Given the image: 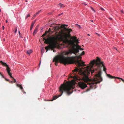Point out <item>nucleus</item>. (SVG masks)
Segmentation results:
<instances>
[{
    "instance_id": "obj_1",
    "label": "nucleus",
    "mask_w": 124,
    "mask_h": 124,
    "mask_svg": "<svg viewBox=\"0 0 124 124\" xmlns=\"http://www.w3.org/2000/svg\"><path fill=\"white\" fill-rule=\"evenodd\" d=\"M91 65L87 66L83 72L81 69L80 74L84 80L89 85L91 89H95L97 86L96 84L100 83L102 81L101 75V68L103 67V70L106 71V68L105 67L102 61L100 59L97 57L96 60L92 61Z\"/></svg>"
},
{
    "instance_id": "obj_2",
    "label": "nucleus",
    "mask_w": 124,
    "mask_h": 124,
    "mask_svg": "<svg viewBox=\"0 0 124 124\" xmlns=\"http://www.w3.org/2000/svg\"><path fill=\"white\" fill-rule=\"evenodd\" d=\"M71 39L72 40L70 39L66 44L68 46H71L73 45L72 48L70 49L68 51L66 52L68 54H74L76 55L78 53L79 51V50H82L84 49L81 47V46H79L78 44L79 43L78 39H77L76 37L73 36L71 38Z\"/></svg>"
},
{
    "instance_id": "obj_3",
    "label": "nucleus",
    "mask_w": 124,
    "mask_h": 124,
    "mask_svg": "<svg viewBox=\"0 0 124 124\" xmlns=\"http://www.w3.org/2000/svg\"><path fill=\"white\" fill-rule=\"evenodd\" d=\"M72 86L70 83L67 82L66 83H64L62 84L59 88V92L60 94L58 96H54L53 97V100L51 101L55 100L59 97L61 96L63 93V92H66L67 94L69 95L71 94L72 92H71Z\"/></svg>"
},
{
    "instance_id": "obj_4",
    "label": "nucleus",
    "mask_w": 124,
    "mask_h": 124,
    "mask_svg": "<svg viewBox=\"0 0 124 124\" xmlns=\"http://www.w3.org/2000/svg\"><path fill=\"white\" fill-rule=\"evenodd\" d=\"M67 25L62 24L61 26V27L64 28L66 32H63L60 35L59 37H57L56 38L57 39L59 42L61 41H62V42L65 44H66L70 40L69 39L68 37L70 36V32L72 30L70 29L67 28L65 27V26H67Z\"/></svg>"
},
{
    "instance_id": "obj_5",
    "label": "nucleus",
    "mask_w": 124,
    "mask_h": 124,
    "mask_svg": "<svg viewBox=\"0 0 124 124\" xmlns=\"http://www.w3.org/2000/svg\"><path fill=\"white\" fill-rule=\"evenodd\" d=\"M68 54L66 52H65L61 54L58 55L56 56L53 60V62H55V65L57 66L59 62L63 63L65 65L67 64H69L67 57L65 56Z\"/></svg>"
},
{
    "instance_id": "obj_6",
    "label": "nucleus",
    "mask_w": 124,
    "mask_h": 124,
    "mask_svg": "<svg viewBox=\"0 0 124 124\" xmlns=\"http://www.w3.org/2000/svg\"><path fill=\"white\" fill-rule=\"evenodd\" d=\"M80 55L79 56H73L70 57H67L69 62V64H74L76 63L75 64H77L76 65L77 67H79L81 66L82 65L79 62V61L78 59L79 58L81 59L82 57Z\"/></svg>"
},
{
    "instance_id": "obj_7",
    "label": "nucleus",
    "mask_w": 124,
    "mask_h": 124,
    "mask_svg": "<svg viewBox=\"0 0 124 124\" xmlns=\"http://www.w3.org/2000/svg\"><path fill=\"white\" fill-rule=\"evenodd\" d=\"M52 39L53 40L52 43L49 46L45 47V49L46 50V52L48 50L49 48L53 50L56 47L57 45H59L58 43L59 41L57 40V38L54 37Z\"/></svg>"
},
{
    "instance_id": "obj_8",
    "label": "nucleus",
    "mask_w": 124,
    "mask_h": 124,
    "mask_svg": "<svg viewBox=\"0 0 124 124\" xmlns=\"http://www.w3.org/2000/svg\"><path fill=\"white\" fill-rule=\"evenodd\" d=\"M78 85L79 87L82 89H84L86 87H87L86 84L84 82H79Z\"/></svg>"
},
{
    "instance_id": "obj_9",
    "label": "nucleus",
    "mask_w": 124,
    "mask_h": 124,
    "mask_svg": "<svg viewBox=\"0 0 124 124\" xmlns=\"http://www.w3.org/2000/svg\"><path fill=\"white\" fill-rule=\"evenodd\" d=\"M107 76L109 78L111 79H113L114 78H117L119 79H121L122 81L124 83V80L122 78H120L119 77H115V76H111L110 74H107Z\"/></svg>"
},
{
    "instance_id": "obj_10",
    "label": "nucleus",
    "mask_w": 124,
    "mask_h": 124,
    "mask_svg": "<svg viewBox=\"0 0 124 124\" xmlns=\"http://www.w3.org/2000/svg\"><path fill=\"white\" fill-rule=\"evenodd\" d=\"M107 76L109 78L111 79H113L114 78H117L119 79H121L122 81L124 83V80L122 78H120L119 77H115V76H111L110 74H107Z\"/></svg>"
},
{
    "instance_id": "obj_11",
    "label": "nucleus",
    "mask_w": 124,
    "mask_h": 124,
    "mask_svg": "<svg viewBox=\"0 0 124 124\" xmlns=\"http://www.w3.org/2000/svg\"><path fill=\"white\" fill-rule=\"evenodd\" d=\"M0 63L3 65L7 67L6 69L7 72L8 73H9V70L10 69L8 65L5 62H3L2 61H0Z\"/></svg>"
},
{
    "instance_id": "obj_12",
    "label": "nucleus",
    "mask_w": 124,
    "mask_h": 124,
    "mask_svg": "<svg viewBox=\"0 0 124 124\" xmlns=\"http://www.w3.org/2000/svg\"><path fill=\"white\" fill-rule=\"evenodd\" d=\"M52 38H48L46 39L45 38H44L43 39L45 40L44 43L46 44H48L51 41H53V40L52 39Z\"/></svg>"
},
{
    "instance_id": "obj_13",
    "label": "nucleus",
    "mask_w": 124,
    "mask_h": 124,
    "mask_svg": "<svg viewBox=\"0 0 124 124\" xmlns=\"http://www.w3.org/2000/svg\"><path fill=\"white\" fill-rule=\"evenodd\" d=\"M79 69L78 68H76L74 70L72 71V72H73L72 73V74H73L75 76V77H78V76H77L76 75L77 74V73H79Z\"/></svg>"
},
{
    "instance_id": "obj_14",
    "label": "nucleus",
    "mask_w": 124,
    "mask_h": 124,
    "mask_svg": "<svg viewBox=\"0 0 124 124\" xmlns=\"http://www.w3.org/2000/svg\"><path fill=\"white\" fill-rule=\"evenodd\" d=\"M11 70H10V69H9V73H8V74L10 76V77L12 78L13 79V80H14V82H13L12 81H11V83H12L13 82H14V83H15L16 82V80L15 79H14V78L12 76V74L10 73V71Z\"/></svg>"
},
{
    "instance_id": "obj_15",
    "label": "nucleus",
    "mask_w": 124,
    "mask_h": 124,
    "mask_svg": "<svg viewBox=\"0 0 124 124\" xmlns=\"http://www.w3.org/2000/svg\"><path fill=\"white\" fill-rule=\"evenodd\" d=\"M16 86L17 87H19L20 89L22 91V92H23V88L22 86V85H19V84H16Z\"/></svg>"
},
{
    "instance_id": "obj_16",
    "label": "nucleus",
    "mask_w": 124,
    "mask_h": 124,
    "mask_svg": "<svg viewBox=\"0 0 124 124\" xmlns=\"http://www.w3.org/2000/svg\"><path fill=\"white\" fill-rule=\"evenodd\" d=\"M32 51L31 50H30L26 51V52L28 54H30L31 53H32Z\"/></svg>"
},
{
    "instance_id": "obj_17",
    "label": "nucleus",
    "mask_w": 124,
    "mask_h": 124,
    "mask_svg": "<svg viewBox=\"0 0 124 124\" xmlns=\"http://www.w3.org/2000/svg\"><path fill=\"white\" fill-rule=\"evenodd\" d=\"M38 31V29L36 28L34 30V31L33 33V34L34 35Z\"/></svg>"
},
{
    "instance_id": "obj_18",
    "label": "nucleus",
    "mask_w": 124,
    "mask_h": 124,
    "mask_svg": "<svg viewBox=\"0 0 124 124\" xmlns=\"http://www.w3.org/2000/svg\"><path fill=\"white\" fill-rule=\"evenodd\" d=\"M41 10H40L38 12H36L34 15L33 17H36L37 15H38L41 12Z\"/></svg>"
},
{
    "instance_id": "obj_19",
    "label": "nucleus",
    "mask_w": 124,
    "mask_h": 124,
    "mask_svg": "<svg viewBox=\"0 0 124 124\" xmlns=\"http://www.w3.org/2000/svg\"><path fill=\"white\" fill-rule=\"evenodd\" d=\"M0 75H1V76L2 78H4L6 80L8 81H9V79H7V78H5L3 76V75L0 72Z\"/></svg>"
},
{
    "instance_id": "obj_20",
    "label": "nucleus",
    "mask_w": 124,
    "mask_h": 124,
    "mask_svg": "<svg viewBox=\"0 0 124 124\" xmlns=\"http://www.w3.org/2000/svg\"><path fill=\"white\" fill-rule=\"evenodd\" d=\"M59 5L60 7L61 8L63 7H64V5L61 4V3H60L59 4Z\"/></svg>"
},
{
    "instance_id": "obj_21",
    "label": "nucleus",
    "mask_w": 124,
    "mask_h": 124,
    "mask_svg": "<svg viewBox=\"0 0 124 124\" xmlns=\"http://www.w3.org/2000/svg\"><path fill=\"white\" fill-rule=\"evenodd\" d=\"M48 32V31H46L45 32V33L42 36V37H43L45 36L46 35L47 33Z\"/></svg>"
},
{
    "instance_id": "obj_22",
    "label": "nucleus",
    "mask_w": 124,
    "mask_h": 124,
    "mask_svg": "<svg viewBox=\"0 0 124 124\" xmlns=\"http://www.w3.org/2000/svg\"><path fill=\"white\" fill-rule=\"evenodd\" d=\"M84 62H82V63H81V64L82 65V66H80L79 67H78L79 68L80 67L82 66V65L84 66H85V64H84Z\"/></svg>"
},
{
    "instance_id": "obj_23",
    "label": "nucleus",
    "mask_w": 124,
    "mask_h": 124,
    "mask_svg": "<svg viewBox=\"0 0 124 124\" xmlns=\"http://www.w3.org/2000/svg\"><path fill=\"white\" fill-rule=\"evenodd\" d=\"M85 54V52L84 51L82 52L80 54V55H84Z\"/></svg>"
},
{
    "instance_id": "obj_24",
    "label": "nucleus",
    "mask_w": 124,
    "mask_h": 124,
    "mask_svg": "<svg viewBox=\"0 0 124 124\" xmlns=\"http://www.w3.org/2000/svg\"><path fill=\"white\" fill-rule=\"evenodd\" d=\"M35 21L33 22H32V23L31 25V26H33L34 24L35 23Z\"/></svg>"
},
{
    "instance_id": "obj_25",
    "label": "nucleus",
    "mask_w": 124,
    "mask_h": 124,
    "mask_svg": "<svg viewBox=\"0 0 124 124\" xmlns=\"http://www.w3.org/2000/svg\"><path fill=\"white\" fill-rule=\"evenodd\" d=\"M91 9L94 12H95V10L91 7Z\"/></svg>"
},
{
    "instance_id": "obj_26",
    "label": "nucleus",
    "mask_w": 124,
    "mask_h": 124,
    "mask_svg": "<svg viewBox=\"0 0 124 124\" xmlns=\"http://www.w3.org/2000/svg\"><path fill=\"white\" fill-rule=\"evenodd\" d=\"M30 16V15H27V16L26 17L25 19H26L28 17H29Z\"/></svg>"
},
{
    "instance_id": "obj_27",
    "label": "nucleus",
    "mask_w": 124,
    "mask_h": 124,
    "mask_svg": "<svg viewBox=\"0 0 124 124\" xmlns=\"http://www.w3.org/2000/svg\"><path fill=\"white\" fill-rule=\"evenodd\" d=\"M17 31V28H16H16H15V33H16Z\"/></svg>"
},
{
    "instance_id": "obj_28",
    "label": "nucleus",
    "mask_w": 124,
    "mask_h": 124,
    "mask_svg": "<svg viewBox=\"0 0 124 124\" xmlns=\"http://www.w3.org/2000/svg\"><path fill=\"white\" fill-rule=\"evenodd\" d=\"M100 8L101 9V10H102V11H104V10L102 8Z\"/></svg>"
},
{
    "instance_id": "obj_29",
    "label": "nucleus",
    "mask_w": 124,
    "mask_h": 124,
    "mask_svg": "<svg viewBox=\"0 0 124 124\" xmlns=\"http://www.w3.org/2000/svg\"><path fill=\"white\" fill-rule=\"evenodd\" d=\"M33 27V26H31L30 28V30H32Z\"/></svg>"
},
{
    "instance_id": "obj_30",
    "label": "nucleus",
    "mask_w": 124,
    "mask_h": 124,
    "mask_svg": "<svg viewBox=\"0 0 124 124\" xmlns=\"http://www.w3.org/2000/svg\"><path fill=\"white\" fill-rule=\"evenodd\" d=\"M96 34H97V35L98 36H100V35L99 34H98V33H96Z\"/></svg>"
},
{
    "instance_id": "obj_31",
    "label": "nucleus",
    "mask_w": 124,
    "mask_h": 124,
    "mask_svg": "<svg viewBox=\"0 0 124 124\" xmlns=\"http://www.w3.org/2000/svg\"><path fill=\"white\" fill-rule=\"evenodd\" d=\"M63 14V13H62L60 14H59L58 15V16H60L62 15V14Z\"/></svg>"
},
{
    "instance_id": "obj_32",
    "label": "nucleus",
    "mask_w": 124,
    "mask_h": 124,
    "mask_svg": "<svg viewBox=\"0 0 124 124\" xmlns=\"http://www.w3.org/2000/svg\"><path fill=\"white\" fill-rule=\"evenodd\" d=\"M70 77L71 78H74L72 76H70Z\"/></svg>"
},
{
    "instance_id": "obj_33",
    "label": "nucleus",
    "mask_w": 124,
    "mask_h": 124,
    "mask_svg": "<svg viewBox=\"0 0 124 124\" xmlns=\"http://www.w3.org/2000/svg\"><path fill=\"white\" fill-rule=\"evenodd\" d=\"M51 29L50 28H49L48 30V32H50L51 31Z\"/></svg>"
},
{
    "instance_id": "obj_34",
    "label": "nucleus",
    "mask_w": 124,
    "mask_h": 124,
    "mask_svg": "<svg viewBox=\"0 0 124 124\" xmlns=\"http://www.w3.org/2000/svg\"><path fill=\"white\" fill-rule=\"evenodd\" d=\"M84 5H87V4H86L85 3H83Z\"/></svg>"
},
{
    "instance_id": "obj_35",
    "label": "nucleus",
    "mask_w": 124,
    "mask_h": 124,
    "mask_svg": "<svg viewBox=\"0 0 124 124\" xmlns=\"http://www.w3.org/2000/svg\"><path fill=\"white\" fill-rule=\"evenodd\" d=\"M21 34H20V35H19V37H22V36H21Z\"/></svg>"
},
{
    "instance_id": "obj_36",
    "label": "nucleus",
    "mask_w": 124,
    "mask_h": 124,
    "mask_svg": "<svg viewBox=\"0 0 124 124\" xmlns=\"http://www.w3.org/2000/svg\"><path fill=\"white\" fill-rule=\"evenodd\" d=\"M2 29L3 30H4V26H2Z\"/></svg>"
},
{
    "instance_id": "obj_37",
    "label": "nucleus",
    "mask_w": 124,
    "mask_h": 124,
    "mask_svg": "<svg viewBox=\"0 0 124 124\" xmlns=\"http://www.w3.org/2000/svg\"><path fill=\"white\" fill-rule=\"evenodd\" d=\"M23 92L24 93H26V92H24V90H23V92Z\"/></svg>"
},
{
    "instance_id": "obj_38",
    "label": "nucleus",
    "mask_w": 124,
    "mask_h": 124,
    "mask_svg": "<svg viewBox=\"0 0 124 124\" xmlns=\"http://www.w3.org/2000/svg\"><path fill=\"white\" fill-rule=\"evenodd\" d=\"M19 35H20V34H21L20 32V31H19Z\"/></svg>"
},
{
    "instance_id": "obj_39",
    "label": "nucleus",
    "mask_w": 124,
    "mask_h": 124,
    "mask_svg": "<svg viewBox=\"0 0 124 124\" xmlns=\"http://www.w3.org/2000/svg\"><path fill=\"white\" fill-rule=\"evenodd\" d=\"M55 51V50H53V52H54Z\"/></svg>"
},
{
    "instance_id": "obj_40",
    "label": "nucleus",
    "mask_w": 124,
    "mask_h": 124,
    "mask_svg": "<svg viewBox=\"0 0 124 124\" xmlns=\"http://www.w3.org/2000/svg\"><path fill=\"white\" fill-rule=\"evenodd\" d=\"M109 19H110V20H112V18H109Z\"/></svg>"
},
{
    "instance_id": "obj_41",
    "label": "nucleus",
    "mask_w": 124,
    "mask_h": 124,
    "mask_svg": "<svg viewBox=\"0 0 124 124\" xmlns=\"http://www.w3.org/2000/svg\"><path fill=\"white\" fill-rule=\"evenodd\" d=\"M6 23H8V21H7V20H6Z\"/></svg>"
},
{
    "instance_id": "obj_42",
    "label": "nucleus",
    "mask_w": 124,
    "mask_h": 124,
    "mask_svg": "<svg viewBox=\"0 0 124 124\" xmlns=\"http://www.w3.org/2000/svg\"><path fill=\"white\" fill-rule=\"evenodd\" d=\"M87 35H88V36H90V35L89 34H87Z\"/></svg>"
},
{
    "instance_id": "obj_43",
    "label": "nucleus",
    "mask_w": 124,
    "mask_h": 124,
    "mask_svg": "<svg viewBox=\"0 0 124 124\" xmlns=\"http://www.w3.org/2000/svg\"><path fill=\"white\" fill-rule=\"evenodd\" d=\"M79 62L81 61V60H79Z\"/></svg>"
},
{
    "instance_id": "obj_44",
    "label": "nucleus",
    "mask_w": 124,
    "mask_h": 124,
    "mask_svg": "<svg viewBox=\"0 0 124 124\" xmlns=\"http://www.w3.org/2000/svg\"><path fill=\"white\" fill-rule=\"evenodd\" d=\"M91 22H93V20H92L91 21Z\"/></svg>"
},
{
    "instance_id": "obj_45",
    "label": "nucleus",
    "mask_w": 124,
    "mask_h": 124,
    "mask_svg": "<svg viewBox=\"0 0 124 124\" xmlns=\"http://www.w3.org/2000/svg\"><path fill=\"white\" fill-rule=\"evenodd\" d=\"M89 89H88L87 90V91H89Z\"/></svg>"
},
{
    "instance_id": "obj_46",
    "label": "nucleus",
    "mask_w": 124,
    "mask_h": 124,
    "mask_svg": "<svg viewBox=\"0 0 124 124\" xmlns=\"http://www.w3.org/2000/svg\"><path fill=\"white\" fill-rule=\"evenodd\" d=\"M122 13H123V11H122Z\"/></svg>"
},
{
    "instance_id": "obj_47",
    "label": "nucleus",
    "mask_w": 124,
    "mask_h": 124,
    "mask_svg": "<svg viewBox=\"0 0 124 124\" xmlns=\"http://www.w3.org/2000/svg\"><path fill=\"white\" fill-rule=\"evenodd\" d=\"M1 10L0 9V12H1Z\"/></svg>"
},
{
    "instance_id": "obj_48",
    "label": "nucleus",
    "mask_w": 124,
    "mask_h": 124,
    "mask_svg": "<svg viewBox=\"0 0 124 124\" xmlns=\"http://www.w3.org/2000/svg\"><path fill=\"white\" fill-rule=\"evenodd\" d=\"M41 52H43V51H42V50H41Z\"/></svg>"
},
{
    "instance_id": "obj_49",
    "label": "nucleus",
    "mask_w": 124,
    "mask_h": 124,
    "mask_svg": "<svg viewBox=\"0 0 124 124\" xmlns=\"http://www.w3.org/2000/svg\"><path fill=\"white\" fill-rule=\"evenodd\" d=\"M41 52H43V51H42V50H41Z\"/></svg>"
}]
</instances>
